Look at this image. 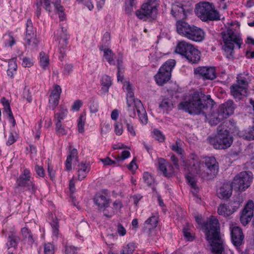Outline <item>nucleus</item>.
<instances>
[{
  "label": "nucleus",
  "instance_id": "obj_1",
  "mask_svg": "<svg viewBox=\"0 0 254 254\" xmlns=\"http://www.w3.org/2000/svg\"><path fill=\"white\" fill-rule=\"evenodd\" d=\"M214 101L210 95H205L200 92H194L189 101L181 102L178 105L180 110H183L191 115L203 114L211 126H215L224 118H220V114L217 113L207 115L205 112L208 108H211Z\"/></svg>",
  "mask_w": 254,
  "mask_h": 254
},
{
  "label": "nucleus",
  "instance_id": "obj_2",
  "mask_svg": "<svg viewBox=\"0 0 254 254\" xmlns=\"http://www.w3.org/2000/svg\"><path fill=\"white\" fill-rule=\"evenodd\" d=\"M206 240L211 243L212 251L216 254H222L224 248L223 241L220 235L219 223L216 218L211 217L202 226Z\"/></svg>",
  "mask_w": 254,
  "mask_h": 254
},
{
  "label": "nucleus",
  "instance_id": "obj_3",
  "mask_svg": "<svg viewBox=\"0 0 254 254\" xmlns=\"http://www.w3.org/2000/svg\"><path fill=\"white\" fill-rule=\"evenodd\" d=\"M185 176L190 187L197 186L196 175H198L203 179H206L208 174L202 169L200 161L196 155L191 154L188 159L183 161Z\"/></svg>",
  "mask_w": 254,
  "mask_h": 254
},
{
  "label": "nucleus",
  "instance_id": "obj_4",
  "mask_svg": "<svg viewBox=\"0 0 254 254\" xmlns=\"http://www.w3.org/2000/svg\"><path fill=\"white\" fill-rule=\"evenodd\" d=\"M229 123L225 122L217 127V133L214 137H208L209 143L215 149H225L229 147L233 142V137L228 129Z\"/></svg>",
  "mask_w": 254,
  "mask_h": 254
},
{
  "label": "nucleus",
  "instance_id": "obj_5",
  "mask_svg": "<svg viewBox=\"0 0 254 254\" xmlns=\"http://www.w3.org/2000/svg\"><path fill=\"white\" fill-rule=\"evenodd\" d=\"M221 35L224 44L223 50L227 53L226 57L233 59L234 44L236 45L238 49H240L242 44L241 37L238 33L229 28L226 31H223Z\"/></svg>",
  "mask_w": 254,
  "mask_h": 254
},
{
  "label": "nucleus",
  "instance_id": "obj_6",
  "mask_svg": "<svg viewBox=\"0 0 254 254\" xmlns=\"http://www.w3.org/2000/svg\"><path fill=\"white\" fill-rule=\"evenodd\" d=\"M175 64L176 62L174 60L170 59L160 67L154 76L156 82L158 85L162 86L170 79L171 71Z\"/></svg>",
  "mask_w": 254,
  "mask_h": 254
},
{
  "label": "nucleus",
  "instance_id": "obj_7",
  "mask_svg": "<svg viewBox=\"0 0 254 254\" xmlns=\"http://www.w3.org/2000/svg\"><path fill=\"white\" fill-rule=\"evenodd\" d=\"M253 175L251 171H243L237 174L231 183L235 190H245L252 182Z\"/></svg>",
  "mask_w": 254,
  "mask_h": 254
},
{
  "label": "nucleus",
  "instance_id": "obj_8",
  "mask_svg": "<svg viewBox=\"0 0 254 254\" xmlns=\"http://www.w3.org/2000/svg\"><path fill=\"white\" fill-rule=\"evenodd\" d=\"M16 185V189L19 187L26 188L27 190L32 193H34L36 190L33 179L31 178V173L27 168L23 170L19 177L17 179Z\"/></svg>",
  "mask_w": 254,
  "mask_h": 254
},
{
  "label": "nucleus",
  "instance_id": "obj_9",
  "mask_svg": "<svg viewBox=\"0 0 254 254\" xmlns=\"http://www.w3.org/2000/svg\"><path fill=\"white\" fill-rule=\"evenodd\" d=\"M194 12L196 16H218L214 5L206 1H201L195 5Z\"/></svg>",
  "mask_w": 254,
  "mask_h": 254
},
{
  "label": "nucleus",
  "instance_id": "obj_10",
  "mask_svg": "<svg viewBox=\"0 0 254 254\" xmlns=\"http://www.w3.org/2000/svg\"><path fill=\"white\" fill-rule=\"evenodd\" d=\"M160 5L159 0H147L136 11V16H151L156 14Z\"/></svg>",
  "mask_w": 254,
  "mask_h": 254
},
{
  "label": "nucleus",
  "instance_id": "obj_11",
  "mask_svg": "<svg viewBox=\"0 0 254 254\" xmlns=\"http://www.w3.org/2000/svg\"><path fill=\"white\" fill-rule=\"evenodd\" d=\"M56 40L59 41V46L60 51L59 58L61 61H63L64 57L66 56L65 49L68 44V35L67 33V30L63 27H61V30L57 31L56 35Z\"/></svg>",
  "mask_w": 254,
  "mask_h": 254
},
{
  "label": "nucleus",
  "instance_id": "obj_12",
  "mask_svg": "<svg viewBox=\"0 0 254 254\" xmlns=\"http://www.w3.org/2000/svg\"><path fill=\"white\" fill-rule=\"evenodd\" d=\"M158 223V217L152 214L148 218L142 225L143 233L148 237L151 238L154 236L155 234V228Z\"/></svg>",
  "mask_w": 254,
  "mask_h": 254
},
{
  "label": "nucleus",
  "instance_id": "obj_13",
  "mask_svg": "<svg viewBox=\"0 0 254 254\" xmlns=\"http://www.w3.org/2000/svg\"><path fill=\"white\" fill-rule=\"evenodd\" d=\"M205 166L208 171L205 173L208 174L206 179H210L213 178L218 173L219 170L218 163L214 157H207L204 159Z\"/></svg>",
  "mask_w": 254,
  "mask_h": 254
},
{
  "label": "nucleus",
  "instance_id": "obj_14",
  "mask_svg": "<svg viewBox=\"0 0 254 254\" xmlns=\"http://www.w3.org/2000/svg\"><path fill=\"white\" fill-rule=\"evenodd\" d=\"M194 25L189 24L184 20H178L176 22V28L178 33L189 39L190 36L194 28Z\"/></svg>",
  "mask_w": 254,
  "mask_h": 254
},
{
  "label": "nucleus",
  "instance_id": "obj_15",
  "mask_svg": "<svg viewBox=\"0 0 254 254\" xmlns=\"http://www.w3.org/2000/svg\"><path fill=\"white\" fill-rule=\"evenodd\" d=\"M254 208V201L249 200L245 206L240 216V221L243 225H247L251 220L253 216Z\"/></svg>",
  "mask_w": 254,
  "mask_h": 254
},
{
  "label": "nucleus",
  "instance_id": "obj_16",
  "mask_svg": "<svg viewBox=\"0 0 254 254\" xmlns=\"http://www.w3.org/2000/svg\"><path fill=\"white\" fill-rule=\"evenodd\" d=\"M25 46L31 50H37L39 41L33 30V28L26 29L25 37Z\"/></svg>",
  "mask_w": 254,
  "mask_h": 254
},
{
  "label": "nucleus",
  "instance_id": "obj_17",
  "mask_svg": "<svg viewBox=\"0 0 254 254\" xmlns=\"http://www.w3.org/2000/svg\"><path fill=\"white\" fill-rule=\"evenodd\" d=\"M235 109L234 102L229 100L221 105L218 111L220 114V118L226 119L234 113Z\"/></svg>",
  "mask_w": 254,
  "mask_h": 254
},
{
  "label": "nucleus",
  "instance_id": "obj_18",
  "mask_svg": "<svg viewBox=\"0 0 254 254\" xmlns=\"http://www.w3.org/2000/svg\"><path fill=\"white\" fill-rule=\"evenodd\" d=\"M194 73L203 79L213 80L216 77L215 69L213 67H198L194 69Z\"/></svg>",
  "mask_w": 254,
  "mask_h": 254
},
{
  "label": "nucleus",
  "instance_id": "obj_19",
  "mask_svg": "<svg viewBox=\"0 0 254 254\" xmlns=\"http://www.w3.org/2000/svg\"><path fill=\"white\" fill-rule=\"evenodd\" d=\"M231 236L233 245L236 247L240 246L243 242L244 236L242 230L238 226L230 227Z\"/></svg>",
  "mask_w": 254,
  "mask_h": 254
},
{
  "label": "nucleus",
  "instance_id": "obj_20",
  "mask_svg": "<svg viewBox=\"0 0 254 254\" xmlns=\"http://www.w3.org/2000/svg\"><path fill=\"white\" fill-rule=\"evenodd\" d=\"M238 208V206L234 205L232 203L228 204H221L217 208V213L224 217H228L236 211Z\"/></svg>",
  "mask_w": 254,
  "mask_h": 254
},
{
  "label": "nucleus",
  "instance_id": "obj_21",
  "mask_svg": "<svg viewBox=\"0 0 254 254\" xmlns=\"http://www.w3.org/2000/svg\"><path fill=\"white\" fill-rule=\"evenodd\" d=\"M158 168L162 172L164 176L170 177L173 173V167L165 159L160 158L158 159Z\"/></svg>",
  "mask_w": 254,
  "mask_h": 254
},
{
  "label": "nucleus",
  "instance_id": "obj_22",
  "mask_svg": "<svg viewBox=\"0 0 254 254\" xmlns=\"http://www.w3.org/2000/svg\"><path fill=\"white\" fill-rule=\"evenodd\" d=\"M137 101H141L139 99H135L134 97V94L132 91L127 92V103L129 112V116L133 118L135 115L134 108L136 107Z\"/></svg>",
  "mask_w": 254,
  "mask_h": 254
},
{
  "label": "nucleus",
  "instance_id": "obj_23",
  "mask_svg": "<svg viewBox=\"0 0 254 254\" xmlns=\"http://www.w3.org/2000/svg\"><path fill=\"white\" fill-rule=\"evenodd\" d=\"M233 189L230 182L225 183L217 190V195L220 198H228L232 194Z\"/></svg>",
  "mask_w": 254,
  "mask_h": 254
},
{
  "label": "nucleus",
  "instance_id": "obj_24",
  "mask_svg": "<svg viewBox=\"0 0 254 254\" xmlns=\"http://www.w3.org/2000/svg\"><path fill=\"white\" fill-rule=\"evenodd\" d=\"M193 46L192 44L185 41H181L178 43L175 52L185 58Z\"/></svg>",
  "mask_w": 254,
  "mask_h": 254
},
{
  "label": "nucleus",
  "instance_id": "obj_25",
  "mask_svg": "<svg viewBox=\"0 0 254 254\" xmlns=\"http://www.w3.org/2000/svg\"><path fill=\"white\" fill-rule=\"evenodd\" d=\"M74 160L78 162L77 150L75 148L71 149V147L70 146L65 163V168L67 171H70L72 169L71 163Z\"/></svg>",
  "mask_w": 254,
  "mask_h": 254
},
{
  "label": "nucleus",
  "instance_id": "obj_26",
  "mask_svg": "<svg viewBox=\"0 0 254 254\" xmlns=\"http://www.w3.org/2000/svg\"><path fill=\"white\" fill-rule=\"evenodd\" d=\"M205 33L200 28L195 26L189 40L196 42H202L205 38Z\"/></svg>",
  "mask_w": 254,
  "mask_h": 254
},
{
  "label": "nucleus",
  "instance_id": "obj_27",
  "mask_svg": "<svg viewBox=\"0 0 254 254\" xmlns=\"http://www.w3.org/2000/svg\"><path fill=\"white\" fill-rule=\"evenodd\" d=\"M136 107L134 108L136 110L139 120L142 124L146 125L148 122V117L146 111L141 101H137Z\"/></svg>",
  "mask_w": 254,
  "mask_h": 254
},
{
  "label": "nucleus",
  "instance_id": "obj_28",
  "mask_svg": "<svg viewBox=\"0 0 254 254\" xmlns=\"http://www.w3.org/2000/svg\"><path fill=\"white\" fill-rule=\"evenodd\" d=\"M191 10H185L183 6L173 5L171 14L173 16H188L191 14Z\"/></svg>",
  "mask_w": 254,
  "mask_h": 254
},
{
  "label": "nucleus",
  "instance_id": "obj_29",
  "mask_svg": "<svg viewBox=\"0 0 254 254\" xmlns=\"http://www.w3.org/2000/svg\"><path fill=\"white\" fill-rule=\"evenodd\" d=\"M185 58L190 63L196 64L200 59V52L193 46Z\"/></svg>",
  "mask_w": 254,
  "mask_h": 254
},
{
  "label": "nucleus",
  "instance_id": "obj_30",
  "mask_svg": "<svg viewBox=\"0 0 254 254\" xmlns=\"http://www.w3.org/2000/svg\"><path fill=\"white\" fill-rule=\"evenodd\" d=\"M159 107L166 112L171 111L174 108L172 99L168 97H163L159 105Z\"/></svg>",
  "mask_w": 254,
  "mask_h": 254
},
{
  "label": "nucleus",
  "instance_id": "obj_31",
  "mask_svg": "<svg viewBox=\"0 0 254 254\" xmlns=\"http://www.w3.org/2000/svg\"><path fill=\"white\" fill-rule=\"evenodd\" d=\"M237 78V83L235 85L246 90L250 80L248 73L244 72V74L238 75Z\"/></svg>",
  "mask_w": 254,
  "mask_h": 254
},
{
  "label": "nucleus",
  "instance_id": "obj_32",
  "mask_svg": "<svg viewBox=\"0 0 254 254\" xmlns=\"http://www.w3.org/2000/svg\"><path fill=\"white\" fill-rule=\"evenodd\" d=\"M230 91L231 95L234 97L235 99H238V100H240L243 96L245 95V94L246 93V90L240 87H239L235 84H233L231 86Z\"/></svg>",
  "mask_w": 254,
  "mask_h": 254
},
{
  "label": "nucleus",
  "instance_id": "obj_33",
  "mask_svg": "<svg viewBox=\"0 0 254 254\" xmlns=\"http://www.w3.org/2000/svg\"><path fill=\"white\" fill-rule=\"evenodd\" d=\"M19 240L20 238L16 235V233L14 232H11L8 237L6 243L7 248L16 250Z\"/></svg>",
  "mask_w": 254,
  "mask_h": 254
},
{
  "label": "nucleus",
  "instance_id": "obj_34",
  "mask_svg": "<svg viewBox=\"0 0 254 254\" xmlns=\"http://www.w3.org/2000/svg\"><path fill=\"white\" fill-rule=\"evenodd\" d=\"M77 167L78 180L79 181H82L86 177L87 173L89 171V168L88 167L87 165L82 162L78 163Z\"/></svg>",
  "mask_w": 254,
  "mask_h": 254
},
{
  "label": "nucleus",
  "instance_id": "obj_35",
  "mask_svg": "<svg viewBox=\"0 0 254 254\" xmlns=\"http://www.w3.org/2000/svg\"><path fill=\"white\" fill-rule=\"evenodd\" d=\"M100 50L103 51L104 57L108 61L109 64L111 65H115V59H116V56L115 54L112 52V51L110 49H103V46L100 48Z\"/></svg>",
  "mask_w": 254,
  "mask_h": 254
},
{
  "label": "nucleus",
  "instance_id": "obj_36",
  "mask_svg": "<svg viewBox=\"0 0 254 254\" xmlns=\"http://www.w3.org/2000/svg\"><path fill=\"white\" fill-rule=\"evenodd\" d=\"M112 82L110 76L106 74H104L102 76L101 79V90L104 93L108 92L109 89L112 85Z\"/></svg>",
  "mask_w": 254,
  "mask_h": 254
},
{
  "label": "nucleus",
  "instance_id": "obj_37",
  "mask_svg": "<svg viewBox=\"0 0 254 254\" xmlns=\"http://www.w3.org/2000/svg\"><path fill=\"white\" fill-rule=\"evenodd\" d=\"M44 4L45 8L46 10L51 11L52 6L51 5V2L50 0H37L36 5V14L37 16L41 14V6Z\"/></svg>",
  "mask_w": 254,
  "mask_h": 254
},
{
  "label": "nucleus",
  "instance_id": "obj_38",
  "mask_svg": "<svg viewBox=\"0 0 254 254\" xmlns=\"http://www.w3.org/2000/svg\"><path fill=\"white\" fill-rule=\"evenodd\" d=\"M94 202L100 209L103 208L109 204V200L101 194L96 195L94 198Z\"/></svg>",
  "mask_w": 254,
  "mask_h": 254
},
{
  "label": "nucleus",
  "instance_id": "obj_39",
  "mask_svg": "<svg viewBox=\"0 0 254 254\" xmlns=\"http://www.w3.org/2000/svg\"><path fill=\"white\" fill-rule=\"evenodd\" d=\"M21 232L24 239L27 240L29 244H32L34 243V240L31 231L27 227L22 228L21 230Z\"/></svg>",
  "mask_w": 254,
  "mask_h": 254
},
{
  "label": "nucleus",
  "instance_id": "obj_40",
  "mask_svg": "<svg viewBox=\"0 0 254 254\" xmlns=\"http://www.w3.org/2000/svg\"><path fill=\"white\" fill-rule=\"evenodd\" d=\"M40 65L42 68L46 69L49 64V58L48 55L41 52L39 54Z\"/></svg>",
  "mask_w": 254,
  "mask_h": 254
},
{
  "label": "nucleus",
  "instance_id": "obj_41",
  "mask_svg": "<svg viewBox=\"0 0 254 254\" xmlns=\"http://www.w3.org/2000/svg\"><path fill=\"white\" fill-rule=\"evenodd\" d=\"M67 110L63 106H61L59 112L55 115V120L56 122H61L67 116Z\"/></svg>",
  "mask_w": 254,
  "mask_h": 254
},
{
  "label": "nucleus",
  "instance_id": "obj_42",
  "mask_svg": "<svg viewBox=\"0 0 254 254\" xmlns=\"http://www.w3.org/2000/svg\"><path fill=\"white\" fill-rule=\"evenodd\" d=\"M136 0H128L126 1L125 3L124 10L126 11V14H130L133 11V8L135 6Z\"/></svg>",
  "mask_w": 254,
  "mask_h": 254
},
{
  "label": "nucleus",
  "instance_id": "obj_43",
  "mask_svg": "<svg viewBox=\"0 0 254 254\" xmlns=\"http://www.w3.org/2000/svg\"><path fill=\"white\" fill-rule=\"evenodd\" d=\"M134 251V244L133 243H129L123 247L120 251V254H132Z\"/></svg>",
  "mask_w": 254,
  "mask_h": 254
},
{
  "label": "nucleus",
  "instance_id": "obj_44",
  "mask_svg": "<svg viewBox=\"0 0 254 254\" xmlns=\"http://www.w3.org/2000/svg\"><path fill=\"white\" fill-rule=\"evenodd\" d=\"M104 215L108 218H111L116 213L113 207L109 205V204L103 208Z\"/></svg>",
  "mask_w": 254,
  "mask_h": 254
},
{
  "label": "nucleus",
  "instance_id": "obj_45",
  "mask_svg": "<svg viewBox=\"0 0 254 254\" xmlns=\"http://www.w3.org/2000/svg\"><path fill=\"white\" fill-rule=\"evenodd\" d=\"M53 230V233L54 236L58 237L59 235V220L56 217L53 218V220L50 222Z\"/></svg>",
  "mask_w": 254,
  "mask_h": 254
},
{
  "label": "nucleus",
  "instance_id": "obj_46",
  "mask_svg": "<svg viewBox=\"0 0 254 254\" xmlns=\"http://www.w3.org/2000/svg\"><path fill=\"white\" fill-rule=\"evenodd\" d=\"M1 103L3 106L4 111L7 114L8 116L13 114L11 110L9 103L5 98L3 97L1 99Z\"/></svg>",
  "mask_w": 254,
  "mask_h": 254
},
{
  "label": "nucleus",
  "instance_id": "obj_47",
  "mask_svg": "<svg viewBox=\"0 0 254 254\" xmlns=\"http://www.w3.org/2000/svg\"><path fill=\"white\" fill-rule=\"evenodd\" d=\"M144 182L148 186H152L155 183V180L153 176L148 172H145L143 177Z\"/></svg>",
  "mask_w": 254,
  "mask_h": 254
},
{
  "label": "nucleus",
  "instance_id": "obj_48",
  "mask_svg": "<svg viewBox=\"0 0 254 254\" xmlns=\"http://www.w3.org/2000/svg\"><path fill=\"white\" fill-rule=\"evenodd\" d=\"M59 97H53L51 96L50 97L49 99V108L50 109H52L53 110H54L56 107L58 106L59 103Z\"/></svg>",
  "mask_w": 254,
  "mask_h": 254
},
{
  "label": "nucleus",
  "instance_id": "obj_49",
  "mask_svg": "<svg viewBox=\"0 0 254 254\" xmlns=\"http://www.w3.org/2000/svg\"><path fill=\"white\" fill-rule=\"evenodd\" d=\"M56 131L58 134L65 135L67 133V130L62 126L61 122H56Z\"/></svg>",
  "mask_w": 254,
  "mask_h": 254
},
{
  "label": "nucleus",
  "instance_id": "obj_50",
  "mask_svg": "<svg viewBox=\"0 0 254 254\" xmlns=\"http://www.w3.org/2000/svg\"><path fill=\"white\" fill-rule=\"evenodd\" d=\"M153 137L157 140H158L160 142H163L164 141L165 136L160 130H159L157 129H154L153 130Z\"/></svg>",
  "mask_w": 254,
  "mask_h": 254
},
{
  "label": "nucleus",
  "instance_id": "obj_51",
  "mask_svg": "<svg viewBox=\"0 0 254 254\" xmlns=\"http://www.w3.org/2000/svg\"><path fill=\"white\" fill-rule=\"evenodd\" d=\"M44 252V254H54V246L50 243L45 244Z\"/></svg>",
  "mask_w": 254,
  "mask_h": 254
},
{
  "label": "nucleus",
  "instance_id": "obj_52",
  "mask_svg": "<svg viewBox=\"0 0 254 254\" xmlns=\"http://www.w3.org/2000/svg\"><path fill=\"white\" fill-rule=\"evenodd\" d=\"M85 124V117L81 114L78 122V129L80 133H83L84 132V126Z\"/></svg>",
  "mask_w": 254,
  "mask_h": 254
},
{
  "label": "nucleus",
  "instance_id": "obj_53",
  "mask_svg": "<svg viewBox=\"0 0 254 254\" xmlns=\"http://www.w3.org/2000/svg\"><path fill=\"white\" fill-rule=\"evenodd\" d=\"M184 236L188 241H192L194 239V236L190 233V230L187 227H184L183 229Z\"/></svg>",
  "mask_w": 254,
  "mask_h": 254
},
{
  "label": "nucleus",
  "instance_id": "obj_54",
  "mask_svg": "<svg viewBox=\"0 0 254 254\" xmlns=\"http://www.w3.org/2000/svg\"><path fill=\"white\" fill-rule=\"evenodd\" d=\"M244 138L248 140L254 139V126L248 129V130L244 135Z\"/></svg>",
  "mask_w": 254,
  "mask_h": 254
},
{
  "label": "nucleus",
  "instance_id": "obj_55",
  "mask_svg": "<svg viewBox=\"0 0 254 254\" xmlns=\"http://www.w3.org/2000/svg\"><path fill=\"white\" fill-rule=\"evenodd\" d=\"M90 110L92 113H96L98 111V103L92 98L90 100Z\"/></svg>",
  "mask_w": 254,
  "mask_h": 254
},
{
  "label": "nucleus",
  "instance_id": "obj_56",
  "mask_svg": "<svg viewBox=\"0 0 254 254\" xmlns=\"http://www.w3.org/2000/svg\"><path fill=\"white\" fill-rule=\"evenodd\" d=\"M62 92V89L60 86L58 85H55L54 89L52 91L50 95L51 96L57 97L60 98V95Z\"/></svg>",
  "mask_w": 254,
  "mask_h": 254
},
{
  "label": "nucleus",
  "instance_id": "obj_57",
  "mask_svg": "<svg viewBox=\"0 0 254 254\" xmlns=\"http://www.w3.org/2000/svg\"><path fill=\"white\" fill-rule=\"evenodd\" d=\"M220 17H200V19L208 24H213L214 21H218L220 20Z\"/></svg>",
  "mask_w": 254,
  "mask_h": 254
},
{
  "label": "nucleus",
  "instance_id": "obj_58",
  "mask_svg": "<svg viewBox=\"0 0 254 254\" xmlns=\"http://www.w3.org/2000/svg\"><path fill=\"white\" fill-rule=\"evenodd\" d=\"M124 123L126 125L128 131L131 134V135L134 136L136 135L135 131L134 129L130 122H128L127 120H124Z\"/></svg>",
  "mask_w": 254,
  "mask_h": 254
},
{
  "label": "nucleus",
  "instance_id": "obj_59",
  "mask_svg": "<svg viewBox=\"0 0 254 254\" xmlns=\"http://www.w3.org/2000/svg\"><path fill=\"white\" fill-rule=\"evenodd\" d=\"M171 149L179 155H182L183 154V150L179 145V143L178 141H176L175 144L171 145Z\"/></svg>",
  "mask_w": 254,
  "mask_h": 254
},
{
  "label": "nucleus",
  "instance_id": "obj_60",
  "mask_svg": "<svg viewBox=\"0 0 254 254\" xmlns=\"http://www.w3.org/2000/svg\"><path fill=\"white\" fill-rule=\"evenodd\" d=\"M33 64L32 59L29 58L24 57L22 59V65L24 67H30Z\"/></svg>",
  "mask_w": 254,
  "mask_h": 254
},
{
  "label": "nucleus",
  "instance_id": "obj_61",
  "mask_svg": "<svg viewBox=\"0 0 254 254\" xmlns=\"http://www.w3.org/2000/svg\"><path fill=\"white\" fill-rule=\"evenodd\" d=\"M76 1L79 3H83L87 6L90 10H92L94 8V5L91 0H76Z\"/></svg>",
  "mask_w": 254,
  "mask_h": 254
},
{
  "label": "nucleus",
  "instance_id": "obj_62",
  "mask_svg": "<svg viewBox=\"0 0 254 254\" xmlns=\"http://www.w3.org/2000/svg\"><path fill=\"white\" fill-rule=\"evenodd\" d=\"M115 132L117 135H121L123 133V128L122 123H116L115 124Z\"/></svg>",
  "mask_w": 254,
  "mask_h": 254
},
{
  "label": "nucleus",
  "instance_id": "obj_63",
  "mask_svg": "<svg viewBox=\"0 0 254 254\" xmlns=\"http://www.w3.org/2000/svg\"><path fill=\"white\" fill-rule=\"evenodd\" d=\"M23 98L25 99L28 102H31L32 99L29 89H27L26 87L24 89Z\"/></svg>",
  "mask_w": 254,
  "mask_h": 254
},
{
  "label": "nucleus",
  "instance_id": "obj_64",
  "mask_svg": "<svg viewBox=\"0 0 254 254\" xmlns=\"http://www.w3.org/2000/svg\"><path fill=\"white\" fill-rule=\"evenodd\" d=\"M77 251V249L74 247L69 246H66L65 250V254H75Z\"/></svg>",
  "mask_w": 254,
  "mask_h": 254
}]
</instances>
